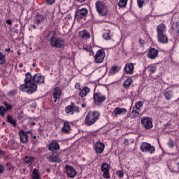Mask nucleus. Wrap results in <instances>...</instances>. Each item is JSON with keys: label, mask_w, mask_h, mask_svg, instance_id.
<instances>
[{"label": "nucleus", "mask_w": 179, "mask_h": 179, "mask_svg": "<svg viewBox=\"0 0 179 179\" xmlns=\"http://www.w3.org/2000/svg\"><path fill=\"white\" fill-rule=\"evenodd\" d=\"M17 118V120H23V118H24V113H23V111L18 113Z\"/></svg>", "instance_id": "79ce46f5"}, {"label": "nucleus", "mask_w": 179, "mask_h": 179, "mask_svg": "<svg viewBox=\"0 0 179 179\" xmlns=\"http://www.w3.org/2000/svg\"><path fill=\"white\" fill-rule=\"evenodd\" d=\"M17 93V91L16 90H13L8 92V96H10L12 97L13 96H15Z\"/></svg>", "instance_id": "37998d69"}, {"label": "nucleus", "mask_w": 179, "mask_h": 179, "mask_svg": "<svg viewBox=\"0 0 179 179\" xmlns=\"http://www.w3.org/2000/svg\"><path fill=\"white\" fill-rule=\"evenodd\" d=\"M171 29L173 31L179 33V20L172 24Z\"/></svg>", "instance_id": "7c9ffc66"}, {"label": "nucleus", "mask_w": 179, "mask_h": 179, "mask_svg": "<svg viewBox=\"0 0 179 179\" xmlns=\"http://www.w3.org/2000/svg\"><path fill=\"white\" fill-rule=\"evenodd\" d=\"M83 49L85 50V51H89L90 52H91L92 51V47L90 45H85L83 46Z\"/></svg>", "instance_id": "a18cd8bd"}, {"label": "nucleus", "mask_w": 179, "mask_h": 179, "mask_svg": "<svg viewBox=\"0 0 179 179\" xmlns=\"http://www.w3.org/2000/svg\"><path fill=\"white\" fill-rule=\"evenodd\" d=\"M31 125H36V122H31Z\"/></svg>", "instance_id": "338daca9"}, {"label": "nucleus", "mask_w": 179, "mask_h": 179, "mask_svg": "<svg viewBox=\"0 0 179 179\" xmlns=\"http://www.w3.org/2000/svg\"><path fill=\"white\" fill-rule=\"evenodd\" d=\"M6 111V108H5V106H0V115L3 117L5 115Z\"/></svg>", "instance_id": "ea45409f"}, {"label": "nucleus", "mask_w": 179, "mask_h": 179, "mask_svg": "<svg viewBox=\"0 0 179 179\" xmlns=\"http://www.w3.org/2000/svg\"><path fill=\"white\" fill-rule=\"evenodd\" d=\"M59 144L55 140H53L48 145V150L50 152H55V150H59Z\"/></svg>", "instance_id": "dca6fc26"}, {"label": "nucleus", "mask_w": 179, "mask_h": 179, "mask_svg": "<svg viewBox=\"0 0 179 179\" xmlns=\"http://www.w3.org/2000/svg\"><path fill=\"white\" fill-rule=\"evenodd\" d=\"M82 107L84 108V107H86V105L85 103H83Z\"/></svg>", "instance_id": "69168bd1"}, {"label": "nucleus", "mask_w": 179, "mask_h": 179, "mask_svg": "<svg viewBox=\"0 0 179 179\" xmlns=\"http://www.w3.org/2000/svg\"><path fill=\"white\" fill-rule=\"evenodd\" d=\"M7 24H9L10 26H12V20L10 19L6 20Z\"/></svg>", "instance_id": "864d4df0"}, {"label": "nucleus", "mask_w": 179, "mask_h": 179, "mask_svg": "<svg viewBox=\"0 0 179 179\" xmlns=\"http://www.w3.org/2000/svg\"><path fill=\"white\" fill-rule=\"evenodd\" d=\"M95 6L98 13L101 15V16H107V6H106V4L103 1H96Z\"/></svg>", "instance_id": "20e7f679"}, {"label": "nucleus", "mask_w": 179, "mask_h": 179, "mask_svg": "<svg viewBox=\"0 0 179 179\" xmlns=\"http://www.w3.org/2000/svg\"><path fill=\"white\" fill-rule=\"evenodd\" d=\"M143 106V101H138L135 104V107L137 109L138 111H139V110H141V108Z\"/></svg>", "instance_id": "58836bf2"}, {"label": "nucleus", "mask_w": 179, "mask_h": 179, "mask_svg": "<svg viewBox=\"0 0 179 179\" xmlns=\"http://www.w3.org/2000/svg\"><path fill=\"white\" fill-rule=\"evenodd\" d=\"M55 31H51L48 35V37L52 36L50 40L51 47L53 48H64L65 47V41L62 38L55 37Z\"/></svg>", "instance_id": "f03ea898"}, {"label": "nucleus", "mask_w": 179, "mask_h": 179, "mask_svg": "<svg viewBox=\"0 0 179 179\" xmlns=\"http://www.w3.org/2000/svg\"><path fill=\"white\" fill-rule=\"evenodd\" d=\"M104 57H106L104 50L99 49L95 55V62L96 64H101L104 61Z\"/></svg>", "instance_id": "1a4fd4ad"}, {"label": "nucleus", "mask_w": 179, "mask_h": 179, "mask_svg": "<svg viewBox=\"0 0 179 179\" xmlns=\"http://www.w3.org/2000/svg\"><path fill=\"white\" fill-rule=\"evenodd\" d=\"M65 113L73 115V113H79V108L75 105H69L65 108Z\"/></svg>", "instance_id": "ddd939ff"}, {"label": "nucleus", "mask_w": 179, "mask_h": 179, "mask_svg": "<svg viewBox=\"0 0 179 179\" xmlns=\"http://www.w3.org/2000/svg\"><path fill=\"white\" fill-rule=\"evenodd\" d=\"M106 96L100 92L94 94V101L97 106H100L103 101H106Z\"/></svg>", "instance_id": "6e6552de"}, {"label": "nucleus", "mask_w": 179, "mask_h": 179, "mask_svg": "<svg viewBox=\"0 0 179 179\" xmlns=\"http://www.w3.org/2000/svg\"><path fill=\"white\" fill-rule=\"evenodd\" d=\"M62 94V92H61V88L59 87L55 88L52 94L54 99H55L54 100V103H57V100H59Z\"/></svg>", "instance_id": "a211bd4d"}, {"label": "nucleus", "mask_w": 179, "mask_h": 179, "mask_svg": "<svg viewBox=\"0 0 179 179\" xmlns=\"http://www.w3.org/2000/svg\"><path fill=\"white\" fill-rule=\"evenodd\" d=\"M47 17L46 15L37 14L35 17L34 23L36 24H40L42 22H44V20Z\"/></svg>", "instance_id": "5701e85b"}, {"label": "nucleus", "mask_w": 179, "mask_h": 179, "mask_svg": "<svg viewBox=\"0 0 179 179\" xmlns=\"http://www.w3.org/2000/svg\"><path fill=\"white\" fill-rule=\"evenodd\" d=\"M166 30H167V28L166 27V24H160L157 27V34H159V36L161 34H166Z\"/></svg>", "instance_id": "412c9836"}, {"label": "nucleus", "mask_w": 179, "mask_h": 179, "mask_svg": "<svg viewBox=\"0 0 179 179\" xmlns=\"http://www.w3.org/2000/svg\"><path fill=\"white\" fill-rule=\"evenodd\" d=\"M32 179H40V173L37 169H34L32 171Z\"/></svg>", "instance_id": "473e14b6"}, {"label": "nucleus", "mask_w": 179, "mask_h": 179, "mask_svg": "<svg viewBox=\"0 0 179 179\" xmlns=\"http://www.w3.org/2000/svg\"><path fill=\"white\" fill-rule=\"evenodd\" d=\"M5 62H6V56L2 52H0V65H4Z\"/></svg>", "instance_id": "f704fd0d"}, {"label": "nucleus", "mask_w": 179, "mask_h": 179, "mask_svg": "<svg viewBox=\"0 0 179 179\" xmlns=\"http://www.w3.org/2000/svg\"><path fill=\"white\" fill-rule=\"evenodd\" d=\"M75 88L80 90V83H76Z\"/></svg>", "instance_id": "603ef678"}, {"label": "nucleus", "mask_w": 179, "mask_h": 179, "mask_svg": "<svg viewBox=\"0 0 179 179\" xmlns=\"http://www.w3.org/2000/svg\"><path fill=\"white\" fill-rule=\"evenodd\" d=\"M116 174L119 178H122V177H124V171H117Z\"/></svg>", "instance_id": "c03bdc74"}, {"label": "nucleus", "mask_w": 179, "mask_h": 179, "mask_svg": "<svg viewBox=\"0 0 179 179\" xmlns=\"http://www.w3.org/2000/svg\"><path fill=\"white\" fill-rule=\"evenodd\" d=\"M30 133V131H24L23 130H20L18 133V135L20 136V142L22 143H29V135L27 134Z\"/></svg>", "instance_id": "9d476101"}, {"label": "nucleus", "mask_w": 179, "mask_h": 179, "mask_svg": "<svg viewBox=\"0 0 179 179\" xmlns=\"http://www.w3.org/2000/svg\"><path fill=\"white\" fill-rule=\"evenodd\" d=\"M94 53H93V50H92L91 52H90V55H93Z\"/></svg>", "instance_id": "0e129e2a"}, {"label": "nucleus", "mask_w": 179, "mask_h": 179, "mask_svg": "<svg viewBox=\"0 0 179 179\" xmlns=\"http://www.w3.org/2000/svg\"><path fill=\"white\" fill-rule=\"evenodd\" d=\"M1 155H3V151H2V150L0 149V159H1Z\"/></svg>", "instance_id": "bf43d9fd"}, {"label": "nucleus", "mask_w": 179, "mask_h": 179, "mask_svg": "<svg viewBox=\"0 0 179 179\" xmlns=\"http://www.w3.org/2000/svg\"><path fill=\"white\" fill-rule=\"evenodd\" d=\"M168 145L169 146V148H174V141L169 139L168 142Z\"/></svg>", "instance_id": "49530a36"}, {"label": "nucleus", "mask_w": 179, "mask_h": 179, "mask_svg": "<svg viewBox=\"0 0 179 179\" xmlns=\"http://www.w3.org/2000/svg\"><path fill=\"white\" fill-rule=\"evenodd\" d=\"M5 106H6V110H11V108H12V106L11 105H9V104L5 103Z\"/></svg>", "instance_id": "3c124183"}, {"label": "nucleus", "mask_w": 179, "mask_h": 179, "mask_svg": "<svg viewBox=\"0 0 179 179\" xmlns=\"http://www.w3.org/2000/svg\"><path fill=\"white\" fill-rule=\"evenodd\" d=\"M48 5H54L55 0H46Z\"/></svg>", "instance_id": "de8ad7c7"}, {"label": "nucleus", "mask_w": 179, "mask_h": 179, "mask_svg": "<svg viewBox=\"0 0 179 179\" xmlns=\"http://www.w3.org/2000/svg\"><path fill=\"white\" fill-rule=\"evenodd\" d=\"M132 78H127L123 83V87H124V89H129V87L132 85Z\"/></svg>", "instance_id": "c756f323"}, {"label": "nucleus", "mask_w": 179, "mask_h": 179, "mask_svg": "<svg viewBox=\"0 0 179 179\" xmlns=\"http://www.w3.org/2000/svg\"><path fill=\"white\" fill-rule=\"evenodd\" d=\"M140 149L141 152L150 153V155L155 153V146H152L148 143H143L140 147Z\"/></svg>", "instance_id": "39448f33"}, {"label": "nucleus", "mask_w": 179, "mask_h": 179, "mask_svg": "<svg viewBox=\"0 0 179 179\" xmlns=\"http://www.w3.org/2000/svg\"><path fill=\"white\" fill-rule=\"evenodd\" d=\"M139 115H141V113H139L138 110H133L130 114L131 118H138Z\"/></svg>", "instance_id": "2f4dec72"}, {"label": "nucleus", "mask_w": 179, "mask_h": 179, "mask_svg": "<svg viewBox=\"0 0 179 179\" xmlns=\"http://www.w3.org/2000/svg\"><path fill=\"white\" fill-rule=\"evenodd\" d=\"M5 171V167H3V165L0 164V174H3Z\"/></svg>", "instance_id": "09e8293b"}, {"label": "nucleus", "mask_w": 179, "mask_h": 179, "mask_svg": "<svg viewBox=\"0 0 179 179\" xmlns=\"http://www.w3.org/2000/svg\"><path fill=\"white\" fill-rule=\"evenodd\" d=\"M38 131H39V133H40L41 135V134H43V130L41 129H39Z\"/></svg>", "instance_id": "13d9d810"}, {"label": "nucleus", "mask_w": 179, "mask_h": 179, "mask_svg": "<svg viewBox=\"0 0 179 179\" xmlns=\"http://www.w3.org/2000/svg\"><path fill=\"white\" fill-rule=\"evenodd\" d=\"M7 122L13 125V127H16V120H13L12 116L7 115Z\"/></svg>", "instance_id": "72a5a7b5"}, {"label": "nucleus", "mask_w": 179, "mask_h": 179, "mask_svg": "<svg viewBox=\"0 0 179 179\" xmlns=\"http://www.w3.org/2000/svg\"><path fill=\"white\" fill-rule=\"evenodd\" d=\"M62 132H63V134H69V132H71V124H69V122L65 121L64 122Z\"/></svg>", "instance_id": "4be33fe9"}, {"label": "nucleus", "mask_w": 179, "mask_h": 179, "mask_svg": "<svg viewBox=\"0 0 179 179\" xmlns=\"http://www.w3.org/2000/svg\"><path fill=\"white\" fill-rule=\"evenodd\" d=\"M141 124L143 128H145V129H152V128H153V123L152 122V119L149 117H141Z\"/></svg>", "instance_id": "0eeeda50"}, {"label": "nucleus", "mask_w": 179, "mask_h": 179, "mask_svg": "<svg viewBox=\"0 0 179 179\" xmlns=\"http://www.w3.org/2000/svg\"><path fill=\"white\" fill-rule=\"evenodd\" d=\"M6 52H10V48L5 49Z\"/></svg>", "instance_id": "4d7b16f0"}, {"label": "nucleus", "mask_w": 179, "mask_h": 179, "mask_svg": "<svg viewBox=\"0 0 179 179\" xmlns=\"http://www.w3.org/2000/svg\"><path fill=\"white\" fill-rule=\"evenodd\" d=\"M173 92L171 90L164 91V96L166 100H171Z\"/></svg>", "instance_id": "c85d7f7f"}, {"label": "nucleus", "mask_w": 179, "mask_h": 179, "mask_svg": "<svg viewBox=\"0 0 179 179\" xmlns=\"http://www.w3.org/2000/svg\"><path fill=\"white\" fill-rule=\"evenodd\" d=\"M148 69L150 73H155V71L157 70V68L153 65H150L148 66Z\"/></svg>", "instance_id": "4c0bfd02"}, {"label": "nucleus", "mask_w": 179, "mask_h": 179, "mask_svg": "<svg viewBox=\"0 0 179 179\" xmlns=\"http://www.w3.org/2000/svg\"><path fill=\"white\" fill-rule=\"evenodd\" d=\"M26 164L28 166H31L34 163V157L31 156H25L24 159Z\"/></svg>", "instance_id": "a878e982"}, {"label": "nucleus", "mask_w": 179, "mask_h": 179, "mask_svg": "<svg viewBox=\"0 0 179 179\" xmlns=\"http://www.w3.org/2000/svg\"><path fill=\"white\" fill-rule=\"evenodd\" d=\"M25 79L24 80V84L20 86V90L21 92H26L28 94H33L34 92H37V84L43 85L45 83L44 76L41 73H38L34 76H31L30 72L25 73Z\"/></svg>", "instance_id": "f257e3e1"}, {"label": "nucleus", "mask_w": 179, "mask_h": 179, "mask_svg": "<svg viewBox=\"0 0 179 179\" xmlns=\"http://www.w3.org/2000/svg\"><path fill=\"white\" fill-rule=\"evenodd\" d=\"M127 3H128V0H120L118 6H120V8H125Z\"/></svg>", "instance_id": "c9c22d12"}, {"label": "nucleus", "mask_w": 179, "mask_h": 179, "mask_svg": "<svg viewBox=\"0 0 179 179\" xmlns=\"http://www.w3.org/2000/svg\"><path fill=\"white\" fill-rule=\"evenodd\" d=\"M128 143V140L127 139H124V145H127Z\"/></svg>", "instance_id": "052dcab7"}, {"label": "nucleus", "mask_w": 179, "mask_h": 179, "mask_svg": "<svg viewBox=\"0 0 179 179\" xmlns=\"http://www.w3.org/2000/svg\"><path fill=\"white\" fill-rule=\"evenodd\" d=\"M127 110L125 108L117 107L114 109L112 115H113V117H117V115H124V114H127Z\"/></svg>", "instance_id": "2eb2a0df"}, {"label": "nucleus", "mask_w": 179, "mask_h": 179, "mask_svg": "<svg viewBox=\"0 0 179 179\" xmlns=\"http://www.w3.org/2000/svg\"><path fill=\"white\" fill-rule=\"evenodd\" d=\"M124 71L129 75L134 73V63H128L124 67Z\"/></svg>", "instance_id": "aec40b11"}, {"label": "nucleus", "mask_w": 179, "mask_h": 179, "mask_svg": "<svg viewBox=\"0 0 179 179\" xmlns=\"http://www.w3.org/2000/svg\"><path fill=\"white\" fill-rule=\"evenodd\" d=\"M79 37L87 40V38H90V34L87 31L84 30L79 32Z\"/></svg>", "instance_id": "bb28decb"}, {"label": "nucleus", "mask_w": 179, "mask_h": 179, "mask_svg": "<svg viewBox=\"0 0 179 179\" xmlns=\"http://www.w3.org/2000/svg\"><path fill=\"white\" fill-rule=\"evenodd\" d=\"M22 67H23V64L20 63V64H19V68H22Z\"/></svg>", "instance_id": "680f3d73"}, {"label": "nucleus", "mask_w": 179, "mask_h": 179, "mask_svg": "<svg viewBox=\"0 0 179 179\" xmlns=\"http://www.w3.org/2000/svg\"><path fill=\"white\" fill-rule=\"evenodd\" d=\"M101 171L103 172V178H110L108 175L110 173V165L107 163H103L101 168Z\"/></svg>", "instance_id": "f8f14e48"}, {"label": "nucleus", "mask_w": 179, "mask_h": 179, "mask_svg": "<svg viewBox=\"0 0 179 179\" xmlns=\"http://www.w3.org/2000/svg\"><path fill=\"white\" fill-rule=\"evenodd\" d=\"M10 145H11V146H15V145H16V141L15 139H11L9 141Z\"/></svg>", "instance_id": "8fccbe9b"}, {"label": "nucleus", "mask_w": 179, "mask_h": 179, "mask_svg": "<svg viewBox=\"0 0 179 179\" xmlns=\"http://www.w3.org/2000/svg\"><path fill=\"white\" fill-rule=\"evenodd\" d=\"M99 117H100V113L97 111H90L85 117V123L88 125V127L93 125V124L99 120Z\"/></svg>", "instance_id": "7ed1b4c3"}, {"label": "nucleus", "mask_w": 179, "mask_h": 179, "mask_svg": "<svg viewBox=\"0 0 179 179\" xmlns=\"http://www.w3.org/2000/svg\"><path fill=\"white\" fill-rule=\"evenodd\" d=\"M85 1H86V0H76V2H80V3L85 2Z\"/></svg>", "instance_id": "6e6d98bb"}, {"label": "nucleus", "mask_w": 179, "mask_h": 179, "mask_svg": "<svg viewBox=\"0 0 179 179\" xmlns=\"http://www.w3.org/2000/svg\"><path fill=\"white\" fill-rule=\"evenodd\" d=\"M103 38H104V40H110L111 38V36H110V33H104L103 35Z\"/></svg>", "instance_id": "a19ab883"}, {"label": "nucleus", "mask_w": 179, "mask_h": 179, "mask_svg": "<svg viewBox=\"0 0 179 179\" xmlns=\"http://www.w3.org/2000/svg\"><path fill=\"white\" fill-rule=\"evenodd\" d=\"M157 55H159V51L155 48L150 49L148 52V57L150 59H156V58H157Z\"/></svg>", "instance_id": "f3484780"}, {"label": "nucleus", "mask_w": 179, "mask_h": 179, "mask_svg": "<svg viewBox=\"0 0 179 179\" xmlns=\"http://www.w3.org/2000/svg\"><path fill=\"white\" fill-rule=\"evenodd\" d=\"M158 41L162 43V44H166V43H169V38L166 34H161V35L157 34Z\"/></svg>", "instance_id": "b1692460"}, {"label": "nucleus", "mask_w": 179, "mask_h": 179, "mask_svg": "<svg viewBox=\"0 0 179 179\" xmlns=\"http://www.w3.org/2000/svg\"><path fill=\"white\" fill-rule=\"evenodd\" d=\"M88 93H90V88L84 87L83 89L80 91L79 96L80 97H86Z\"/></svg>", "instance_id": "393cba45"}, {"label": "nucleus", "mask_w": 179, "mask_h": 179, "mask_svg": "<svg viewBox=\"0 0 179 179\" xmlns=\"http://www.w3.org/2000/svg\"><path fill=\"white\" fill-rule=\"evenodd\" d=\"M46 159L50 163H61V162H62L58 156L55 155H48Z\"/></svg>", "instance_id": "6ab92c4d"}, {"label": "nucleus", "mask_w": 179, "mask_h": 179, "mask_svg": "<svg viewBox=\"0 0 179 179\" xmlns=\"http://www.w3.org/2000/svg\"><path fill=\"white\" fill-rule=\"evenodd\" d=\"M120 71H121V67L118 66H113L109 71V73H110V75H115V73L120 72Z\"/></svg>", "instance_id": "cd10ccee"}, {"label": "nucleus", "mask_w": 179, "mask_h": 179, "mask_svg": "<svg viewBox=\"0 0 179 179\" xmlns=\"http://www.w3.org/2000/svg\"><path fill=\"white\" fill-rule=\"evenodd\" d=\"M66 173L70 178H75L76 177V170L72 166H66Z\"/></svg>", "instance_id": "9b49d317"}, {"label": "nucleus", "mask_w": 179, "mask_h": 179, "mask_svg": "<svg viewBox=\"0 0 179 179\" xmlns=\"http://www.w3.org/2000/svg\"><path fill=\"white\" fill-rule=\"evenodd\" d=\"M32 27H33V29H37V27H36V25H32Z\"/></svg>", "instance_id": "e2e57ef3"}, {"label": "nucleus", "mask_w": 179, "mask_h": 179, "mask_svg": "<svg viewBox=\"0 0 179 179\" xmlns=\"http://www.w3.org/2000/svg\"><path fill=\"white\" fill-rule=\"evenodd\" d=\"M89 10L87 8L78 9L76 11L75 17L77 20H82V19H84V17L87 16Z\"/></svg>", "instance_id": "423d86ee"}, {"label": "nucleus", "mask_w": 179, "mask_h": 179, "mask_svg": "<svg viewBox=\"0 0 179 179\" xmlns=\"http://www.w3.org/2000/svg\"><path fill=\"white\" fill-rule=\"evenodd\" d=\"M145 2H149V0H137L138 6L139 8H143Z\"/></svg>", "instance_id": "e433bc0d"}, {"label": "nucleus", "mask_w": 179, "mask_h": 179, "mask_svg": "<svg viewBox=\"0 0 179 179\" xmlns=\"http://www.w3.org/2000/svg\"><path fill=\"white\" fill-rule=\"evenodd\" d=\"M33 138H34V139H37V136H34Z\"/></svg>", "instance_id": "774afa93"}, {"label": "nucleus", "mask_w": 179, "mask_h": 179, "mask_svg": "<svg viewBox=\"0 0 179 179\" xmlns=\"http://www.w3.org/2000/svg\"><path fill=\"white\" fill-rule=\"evenodd\" d=\"M104 148H106L104 143L101 142H97L94 145V150L97 155H101V153L104 152Z\"/></svg>", "instance_id": "4468645a"}, {"label": "nucleus", "mask_w": 179, "mask_h": 179, "mask_svg": "<svg viewBox=\"0 0 179 179\" xmlns=\"http://www.w3.org/2000/svg\"><path fill=\"white\" fill-rule=\"evenodd\" d=\"M138 41L141 45H143V44H145V41L142 40V38H140Z\"/></svg>", "instance_id": "5fc2aeb1"}]
</instances>
